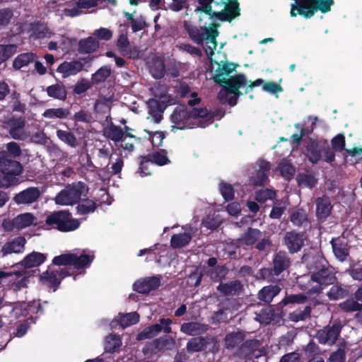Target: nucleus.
Instances as JSON below:
<instances>
[{
  "mask_svg": "<svg viewBox=\"0 0 362 362\" xmlns=\"http://www.w3.org/2000/svg\"><path fill=\"white\" fill-rule=\"evenodd\" d=\"M160 284L159 276H151L136 281L133 286L134 289L141 293H146L157 288Z\"/></svg>",
  "mask_w": 362,
  "mask_h": 362,
  "instance_id": "dca6fc26",
  "label": "nucleus"
},
{
  "mask_svg": "<svg viewBox=\"0 0 362 362\" xmlns=\"http://www.w3.org/2000/svg\"><path fill=\"white\" fill-rule=\"evenodd\" d=\"M36 59V56L32 52L23 53L18 55L13 62V67L15 69H21L28 66L30 63L33 62Z\"/></svg>",
  "mask_w": 362,
  "mask_h": 362,
  "instance_id": "473e14b6",
  "label": "nucleus"
},
{
  "mask_svg": "<svg viewBox=\"0 0 362 362\" xmlns=\"http://www.w3.org/2000/svg\"><path fill=\"white\" fill-rule=\"evenodd\" d=\"M208 326L206 325L196 322L183 323L180 327L182 332L190 336L202 334L206 332Z\"/></svg>",
  "mask_w": 362,
  "mask_h": 362,
  "instance_id": "4be33fe9",
  "label": "nucleus"
},
{
  "mask_svg": "<svg viewBox=\"0 0 362 362\" xmlns=\"http://www.w3.org/2000/svg\"><path fill=\"white\" fill-rule=\"evenodd\" d=\"M281 288L278 286H264L259 291L258 298L260 300L270 303L273 298L279 294Z\"/></svg>",
  "mask_w": 362,
  "mask_h": 362,
  "instance_id": "7c9ffc66",
  "label": "nucleus"
},
{
  "mask_svg": "<svg viewBox=\"0 0 362 362\" xmlns=\"http://www.w3.org/2000/svg\"><path fill=\"white\" fill-rule=\"evenodd\" d=\"M150 72L155 78H160L165 74L163 59L161 57L153 56L148 62Z\"/></svg>",
  "mask_w": 362,
  "mask_h": 362,
  "instance_id": "b1692460",
  "label": "nucleus"
},
{
  "mask_svg": "<svg viewBox=\"0 0 362 362\" xmlns=\"http://www.w3.org/2000/svg\"><path fill=\"white\" fill-rule=\"evenodd\" d=\"M8 276H15L13 286L16 290H18L21 289V288L25 287L28 281V279L25 272L11 273L0 272V279Z\"/></svg>",
  "mask_w": 362,
  "mask_h": 362,
  "instance_id": "c85d7f7f",
  "label": "nucleus"
},
{
  "mask_svg": "<svg viewBox=\"0 0 362 362\" xmlns=\"http://www.w3.org/2000/svg\"><path fill=\"white\" fill-rule=\"evenodd\" d=\"M30 36L34 37L35 38H44V37H50L51 32L49 29L43 25L41 24H32L30 25Z\"/></svg>",
  "mask_w": 362,
  "mask_h": 362,
  "instance_id": "4c0bfd02",
  "label": "nucleus"
},
{
  "mask_svg": "<svg viewBox=\"0 0 362 362\" xmlns=\"http://www.w3.org/2000/svg\"><path fill=\"white\" fill-rule=\"evenodd\" d=\"M290 264V261L285 252H279L274 259V272L276 275L280 274L286 269Z\"/></svg>",
  "mask_w": 362,
  "mask_h": 362,
  "instance_id": "c756f323",
  "label": "nucleus"
},
{
  "mask_svg": "<svg viewBox=\"0 0 362 362\" xmlns=\"http://www.w3.org/2000/svg\"><path fill=\"white\" fill-rule=\"evenodd\" d=\"M336 281L333 272L329 269H322L311 276H300L298 283L299 286L310 294L317 293L323 289V286L332 284Z\"/></svg>",
  "mask_w": 362,
  "mask_h": 362,
  "instance_id": "7ed1b4c3",
  "label": "nucleus"
},
{
  "mask_svg": "<svg viewBox=\"0 0 362 362\" xmlns=\"http://www.w3.org/2000/svg\"><path fill=\"white\" fill-rule=\"evenodd\" d=\"M93 35L100 40H109L112 36V32L107 28H100L95 30Z\"/></svg>",
  "mask_w": 362,
  "mask_h": 362,
  "instance_id": "774afa93",
  "label": "nucleus"
},
{
  "mask_svg": "<svg viewBox=\"0 0 362 362\" xmlns=\"http://www.w3.org/2000/svg\"><path fill=\"white\" fill-rule=\"evenodd\" d=\"M291 4V16L294 17L298 14L305 18L312 17L316 11L327 13L334 4L333 0H294Z\"/></svg>",
  "mask_w": 362,
  "mask_h": 362,
  "instance_id": "20e7f679",
  "label": "nucleus"
},
{
  "mask_svg": "<svg viewBox=\"0 0 362 362\" xmlns=\"http://www.w3.org/2000/svg\"><path fill=\"white\" fill-rule=\"evenodd\" d=\"M17 52L16 45H0V65Z\"/></svg>",
  "mask_w": 362,
  "mask_h": 362,
  "instance_id": "c03bdc74",
  "label": "nucleus"
},
{
  "mask_svg": "<svg viewBox=\"0 0 362 362\" xmlns=\"http://www.w3.org/2000/svg\"><path fill=\"white\" fill-rule=\"evenodd\" d=\"M83 64L78 60L64 62L57 67V71L61 74L62 76L65 78L76 75L83 69Z\"/></svg>",
  "mask_w": 362,
  "mask_h": 362,
  "instance_id": "f3484780",
  "label": "nucleus"
},
{
  "mask_svg": "<svg viewBox=\"0 0 362 362\" xmlns=\"http://www.w3.org/2000/svg\"><path fill=\"white\" fill-rule=\"evenodd\" d=\"M331 244L335 257L341 262L344 261L349 255L348 245L344 238H334Z\"/></svg>",
  "mask_w": 362,
  "mask_h": 362,
  "instance_id": "a211bd4d",
  "label": "nucleus"
},
{
  "mask_svg": "<svg viewBox=\"0 0 362 362\" xmlns=\"http://www.w3.org/2000/svg\"><path fill=\"white\" fill-rule=\"evenodd\" d=\"M221 223V219L218 217L207 216L202 221L204 226L209 229H215Z\"/></svg>",
  "mask_w": 362,
  "mask_h": 362,
  "instance_id": "338daca9",
  "label": "nucleus"
},
{
  "mask_svg": "<svg viewBox=\"0 0 362 362\" xmlns=\"http://www.w3.org/2000/svg\"><path fill=\"white\" fill-rule=\"evenodd\" d=\"M121 345L119 337L115 334H110L106 337L105 349L109 352L114 351Z\"/></svg>",
  "mask_w": 362,
  "mask_h": 362,
  "instance_id": "864d4df0",
  "label": "nucleus"
},
{
  "mask_svg": "<svg viewBox=\"0 0 362 362\" xmlns=\"http://www.w3.org/2000/svg\"><path fill=\"white\" fill-rule=\"evenodd\" d=\"M291 222L296 225L300 226L303 225L305 222L307 221L306 214L303 210H297L294 211L291 216Z\"/></svg>",
  "mask_w": 362,
  "mask_h": 362,
  "instance_id": "0e129e2a",
  "label": "nucleus"
},
{
  "mask_svg": "<svg viewBox=\"0 0 362 362\" xmlns=\"http://www.w3.org/2000/svg\"><path fill=\"white\" fill-rule=\"evenodd\" d=\"M26 240L23 237H17L11 241L7 242L1 249L3 256L11 253H20L24 250Z\"/></svg>",
  "mask_w": 362,
  "mask_h": 362,
  "instance_id": "6ab92c4d",
  "label": "nucleus"
},
{
  "mask_svg": "<svg viewBox=\"0 0 362 362\" xmlns=\"http://www.w3.org/2000/svg\"><path fill=\"white\" fill-rule=\"evenodd\" d=\"M175 103V99L168 93H165L158 95L155 93V97L149 99L147 102V119L156 124L160 123L163 119V114L165 108Z\"/></svg>",
  "mask_w": 362,
  "mask_h": 362,
  "instance_id": "0eeeda50",
  "label": "nucleus"
},
{
  "mask_svg": "<svg viewBox=\"0 0 362 362\" xmlns=\"http://www.w3.org/2000/svg\"><path fill=\"white\" fill-rule=\"evenodd\" d=\"M99 46L98 42L93 37H88L79 42L78 50L81 53L88 54L94 52Z\"/></svg>",
  "mask_w": 362,
  "mask_h": 362,
  "instance_id": "f704fd0d",
  "label": "nucleus"
},
{
  "mask_svg": "<svg viewBox=\"0 0 362 362\" xmlns=\"http://www.w3.org/2000/svg\"><path fill=\"white\" fill-rule=\"evenodd\" d=\"M339 307L344 312H355L362 309V304L353 299H349L341 303Z\"/></svg>",
  "mask_w": 362,
  "mask_h": 362,
  "instance_id": "603ef678",
  "label": "nucleus"
},
{
  "mask_svg": "<svg viewBox=\"0 0 362 362\" xmlns=\"http://www.w3.org/2000/svg\"><path fill=\"white\" fill-rule=\"evenodd\" d=\"M200 6H198L195 12L199 13V21H202L204 18H208L211 20L215 13H212L211 4L213 0H198Z\"/></svg>",
  "mask_w": 362,
  "mask_h": 362,
  "instance_id": "2f4dec72",
  "label": "nucleus"
},
{
  "mask_svg": "<svg viewBox=\"0 0 362 362\" xmlns=\"http://www.w3.org/2000/svg\"><path fill=\"white\" fill-rule=\"evenodd\" d=\"M221 195L226 201L231 200L234 197V191L231 185L221 182L219 186Z\"/></svg>",
  "mask_w": 362,
  "mask_h": 362,
  "instance_id": "e2e57ef3",
  "label": "nucleus"
},
{
  "mask_svg": "<svg viewBox=\"0 0 362 362\" xmlns=\"http://www.w3.org/2000/svg\"><path fill=\"white\" fill-rule=\"evenodd\" d=\"M258 170L255 177L251 178V181L255 185H262L267 180V172L270 169L269 163L265 160H259L257 163Z\"/></svg>",
  "mask_w": 362,
  "mask_h": 362,
  "instance_id": "5701e85b",
  "label": "nucleus"
},
{
  "mask_svg": "<svg viewBox=\"0 0 362 362\" xmlns=\"http://www.w3.org/2000/svg\"><path fill=\"white\" fill-rule=\"evenodd\" d=\"M341 328L340 323H335L332 327H326L319 330L317 337L321 344H333L340 333Z\"/></svg>",
  "mask_w": 362,
  "mask_h": 362,
  "instance_id": "4468645a",
  "label": "nucleus"
},
{
  "mask_svg": "<svg viewBox=\"0 0 362 362\" xmlns=\"http://www.w3.org/2000/svg\"><path fill=\"white\" fill-rule=\"evenodd\" d=\"M204 344L205 341L203 338H192L188 341L187 344V349L189 352L199 351L203 349Z\"/></svg>",
  "mask_w": 362,
  "mask_h": 362,
  "instance_id": "6e6d98bb",
  "label": "nucleus"
},
{
  "mask_svg": "<svg viewBox=\"0 0 362 362\" xmlns=\"http://www.w3.org/2000/svg\"><path fill=\"white\" fill-rule=\"evenodd\" d=\"M279 168L281 172V175L286 180H291L295 173L294 168L287 163L286 161H282L279 165Z\"/></svg>",
  "mask_w": 362,
  "mask_h": 362,
  "instance_id": "13d9d810",
  "label": "nucleus"
},
{
  "mask_svg": "<svg viewBox=\"0 0 362 362\" xmlns=\"http://www.w3.org/2000/svg\"><path fill=\"white\" fill-rule=\"evenodd\" d=\"M96 209V204L91 199L82 200L77 206V212L79 215H85L93 213Z\"/></svg>",
  "mask_w": 362,
  "mask_h": 362,
  "instance_id": "a18cd8bd",
  "label": "nucleus"
},
{
  "mask_svg": "<svg viewBox=\"0 0 362 362\" xmlns=\"http://www.w3.org/2000/svg\"><path fill=\"white\" fill-rule=\"evenodd\" d=\"M170 119L173 128L177 129L205 128L213 122V115L206 108L187 109L180 105L175 107Z\"/></svg>",
  "mask_w": 362,
  "mask_h": 362,
  "instance_id": "f03ea898",
  "label": "nucleus"
},
{
  "mask_svg": "<svg viewBox=\"0 0 362 362\" xmlns=\"http://www.w3.org/2000/svg\"><path fill=\"white\" fill-rule=\"evenodd\" d=\"M47 95L53 98L64 100L66 98V90L62 83H57L48 86L46 89Z\"/></svg>",
  "mask_w": 362,
  "mask_h": 362,
  "instance_id": "72a5a7b5",
  "label": "nucleus"
},
{
  "mask_svg": "<svg viewBox=\"0 0 362 362\" xmlns=\"http://www.w3.org/2000/svg\"><path fill=\"white\" fill-rule=\"evenodd\" d=\"M40 196L38 188L29 187L16 194L13 200L17 204H30L36 202Z\"/></svg>",
  "mask_w": 362,
  "mask_h": 362,
  "instance_id": "2eb2a0df",
  "label": "nucleus"
},
{
  "mask_svg": "<svg viewBox=\"0 0 362 362\" xmlns=\"http://www.w3.org/2000/svg\"><path fill=\"white\" fill-rule=\"evenodd\" d=\"M25 119L19 117L10 119L6 124V128L11 136L16 140L25 141L30 137V132L25 128Z\"/></svg>",
  "mask_w": 362,
  "mask_h": 362,
  "instance_id": "f8f14e48",
  "label": "nucleus"
},
{
  "mask_svg": "<svg viewBox=\"0 0 362 362\" xmlns=\"http://www.w3.org/2000/svg\"><path fill=\"white\" fill-rule=\"evenodd\" d=\"M4 151L0 152V171L4 174L0 179V187H8L18 183L17 175L23 172V167L16 160L8 159Z\"/></svg>",
  "mask_w": 362,
  "mask_h": 362,
  "instance_id": "423d86ee",
  "label": "nucleus"
},
{
  "mask_svg": "<svg viewBox=\"0 0 362 362\" xmlns=\"http://www.w3.org/2000/svg\"><path fill=\"white\" fill-rule=\"evenodd\" d=\"M88 188L83 182H78L66 186L55 197L57 204L62 206L74 205L83 197H86Z\"/></svg>",
  "mask_w": 362,
  "mask_h": 362,
  "instance_id": "6e6552de",
  "label": "nucleus"
},
{
  "mask_svg": "<svg viewBox=\"0 0 362 362\" xmlns=\"http://www.w3.org/2000/svg\"><path fill=\"white\" fill-rule=\"evenodd\" d=\"M274 312L271 307L268 306L261 310V312L256 315L255 319L260 324L267 325L273 319Z\"/></svg>",
  "mask_w": 362,
  "mask_h": 362,
  "instance_id": "09e8293b",
  "label": "nucleus"
},
{
  "mask_svg": "<svg viewBox=\"0 0 362 362\" xmlns=\"http://www.w3.org/2000/svg\"><path fill=\"white\" fill-rule=\"evenodd\" d=\"M57 136L62 141L71 147H76L78 145L76 136L70 132L58 129L57 131Z\"/></svg>",
  "mask_w": 362,
  "mask_h": 362,
  "instance_id": "49530a36",
  "label": "nucleus"
},
{
  "mask_svg": "<svg viewBox=\"0 0 362 362\" xmlns=\"http://www.w3.org/2000/svg\"><path fill=\"white\" fill-rule=\"evenodd\" d=\"M184 27L189 37L198 45L205 42L204 50L211 61V77L216 83L223 84V88L218 94V98L223 104L234 106L237 99L240 95L239 89L247 85L246 76L244 74H238L229 77L230 74L235 70L236 65L228 62L221 61L220 63L214 62L212 56L216 49V37L218 32L214 25L209 27L201 26L199 29L193 26L190 22L185 21Z\"/></svg>",
  "mask_w": 362,
  "mask_h": 362,
  "instance_id": "f257e3e1",
  "label": "nucleus"
},
{
  "mask_svg": "<svg viewBox=\"0 0 362 362\" xmlns=\"http://www.w3.org/2000/svg\"><path fill=\"white\" fill-rule=\"evenodd\" d=\"M307 157L313 163H316L321 160L332 163L335 160V153L329 147L327 141L320 142L312 141L307 146Z\"/></svg>",
  "mask_w": 362,
  "mask_h": 362,
  "instance_id": "9d476101",
  "label": "nucleus"
},
{
  "mask_svg": "<svg viewBox=\"0 0 362 362\" xmlns=\"http://www.w3.org/2000/svg\"><path fill=\"white\" fill-rule=\"evenodd\" d=\"M68 275L65 269H49L42 275L40 281L47 286L52 288L54 291L59 285L61 280Z\"/></svg>",
  "mask_w": 362,
  "mask_h": 362,
  "instance_id": "ddd939ff",
  "label": "nucleus"
},
{
  "mask_svg": "<svg viewBox=\"0 0 362 362\" xmlns=\"http://www.w3.org/2000/svg\"><path fill=\"white\" fill-rule=\"evenodd\" d=\"M332 207L329 198H318L316 200V213L317 217L320 219L327 218L331 212Z\"/></svg>",
  "mask_w": 362,
  "mask_h": 362,
  "instance_id": "bb28decb",
  "label": "nucleus"
},
{
  "mask_svg": "<svg viewBox=\"0 0 362 362\" xmlns=\"http://www.w3.org/2000/svg\"><path fill=\"white\" fill-rule=\"evenodd\" d=\"M139 316L135 312L121 315L119 317V324L122 328L135 325L139 322Z\"/></svg>",
  "mask_w": 362,
  "mask_h": 362,
  "instance_id": "de8ad7c7",
  "label": "nucleus"
},
{
  "mask_svg": "<svg viewBox=\"0 0 362 362\" xmlns=\"http://www.w3.org/2000/svg\"><path fill=\"white\" fill-rule=\"evenodd\" d=\"M346 295V290L338 286H332L327 293L329 300H338L345 297Z\"/></svg>",
  "mask_w": 362,
  "mask_h": 362,
  "instance_id": "bf43d9fd",
  "label": "nucleus"
},
{
  "mask_svg": "<svg viewBox=\"0 0 362 362\" xmlns=\"http://www.w3.org/2000/svg\"><path fill=\"white\" fill-rule=\"evenodd\" d=\"M26 303L22 302V303H18L15 304V306L11 310V315L12 316H14L15 317L18 318L21 316H24L28 315V310L25 308Z\"/></svg>",
  "mask_w": 362,
  "mask_h": 362,
  "instance_id": "69168bd1",
  "label": "nucleus"
},
{
  "mask_svg": "<svg viewBox=\"0 0 362 362\" xmlns=\"http://www.w3.org/2000/svg\"><path fill=\"white\" fill-rule=\"evenodd\" d=\"M332 149L334 152L341 151L345 147V137L343 134H339L331 141Z\"/></svg>",
  "mask_w": 362,
  "mask_h": 362,
  "instance_id": "052dcab7",
  "label": "nucleus"
},
{
  "mask_svg": "<svg viewBox=\"0 0 362 362\" xmlns=\"http://www.w3.org/2000/svg\"><path fill=\"white\" fill-rule=\"evenodd\" d=\"M35 221V218L30 213H25L17 216L13 219V226L16 229L21 230L33 225Z\"/></svg>",
  "mask_w": 362,
  "mask_h": 362,
  "instance_id": "cd10ccee",
  "label": "nucleus"
},
{
  "mask_svg": "<svg viewBox=\"0 0 362 362\" xmlns=\"http://www.w3.org/2000/svg\"><path fill=\"white\" fill-rule=\"evenodd\" d=\"M275 192L271 189H265L259 190L256 193L255 199L258 202L264 203L268 199H272L275 197Z\"/></svg>",
  "mask_w": 362,
  "mask_h": 362,
  "instance_id": "680f3d73",
  "label": "nucleus"
},
{
  "mask_svg": "<svg viewBox=\"0 0 362 362\" xmlns=\"http://www.w3.org/2000/svg\"><path fill=\"white\" fill-rule=\"evenodd\" d=\"M105 134L107 138L113 141L116 144L123 141L124 133L119 127L112 125L105 130Z\"/></svg>",
  "mask_w": 362,
  "mask_h": 362,
  "instance_id": "c9c22d12",
  "label": "nucleus"
},
{
  "mask_svg": "<svg viewBox=\"0 0 362 362\" xmlns=\"http://www.w3.org/2000/svg\"><path fill=\"white\" fill-rule=\"evenodd\" d=\"M241 287V284L239 282L231 281L230 283L220 284L218 289L224 296H230L239 293Z\"/></svg>",
  "mask_w": 362,
  "mask_h": 362,
  "instance_id": "e433bc0d",
  "label": "nucleus"
},
{
  "mask_svg": "<svg viewBox=\"0 0 362 362\" xmlns=\"http://www.w3.org/2000/svg\"><path fill=\"white\" fill-rule=\"evenodd\" d=\"M310 308L309 306H306L303 310H296L290 313L289 319L293 322L303 320L310 316Z\"/></svg>",
  "mask_w": 362,
  "mask_h": 362,
  "instance_id": "4d7b16f0",
  "label": "nucleus"
},
{
  "mask_svg": "<svg viewBox=\"0 0 362 362\" xmlns=\"http://www.w3.org/2000/svg\"><path fill=\"white\" fill-rule=\"evenodd\" d=\"M288 204L287 199H283L281 201L276 202L272 208L269 216L272 218H279L284 212Z\"/></svg>",
  "mask_w": 362,
  "mask_h": 362,
  "instance_id": "8fccbe9b",
  "label": "nucleus"
},
{
  "mask_svg": "<svg viewBox=\"0 0 362 362\" xmlns=\"http://www.w3.org/2000/svg\"><path fill=\"white\" fill-rule=\"evenodd\" d=\"M304 240L303 234L294 232L287 233L285 236V243L291 253L298 252L302 247Z\"/></svg>",
  "mask_w": 362,
  "mask_h": 362,
  "instance_id": "aec40b11",
  "label": "nucleus"
},
{
  "mask_svg": "<svg viewBox=\"0 0 362 362\" xmlns=\"http://www.w3.org/2000/svg\"><path fill=\"white\" fill-rule=\"evenodd\" d=\"M297 182L300 186L313 188L317 183V180L312 175L300 174L297 177Z\"/></svg>",
  "mask_w": 362,
  "mask_h": 362,
  "instance_id": "3c124183",
  "label": "nucleus"
},
{
  "mask_svg": "<svg viewBox=\"0 0 362 362\" xmlns=\"http://www.w3.org/2000/svg\"><path fill=\"white\" fill-rule=\"evenodd\" d=\"M46 259L45 254L33 252L28 255L21 262V264L26 268L38 267L42 264Z\"/></svg>",
  "mask_w": 362,
  "mask_h": 362,
  "instance_id": "a878e982",
  "label": "nucleus"
},
{
  "mask_svg": "<svg viewBox=\"0 0 362 362\" xmlns=\"http://www.w3.org/2000/svg\"><path fill=\"white\" fill-rule=\"evenodd\" d=\"M175 341L170 337H160L153 342V345L158 350L171 349L175 346Z\"/></svg>",
  "mask_w": 362,
  "mask_h": 362,
  "instance_id": "37998d69",
  "label": "nucleus"
},
{
  "mask_svg": "<svg viewBox=\"0 0 362 362\" xmlns=\"http://www.w3.org/2000/svg\"><path fill=\"white\" fill-rule=\"evenodd\" d=\"M69 114L68 110L58 107L47 109L42 114V116L47 119H64Z\"/></svg>",
  "mask_w": 362,
  "mask_h": 362,
  "instance_id": "ea45409f",
  "label": "nucleus"
},
{
  "mask_svg": "<svg viewBox=\"0 0 362 362\" xmlns=\"http://www.w3.org/2000/svg\"><path fill=\"white\" fill-rule=\"evenodd\" d=\"M111 69L108 66H103L99 69L93 74L92 80L94 83H99L103 82L110 75Z\"/></svg>",
  "mask_w": 362,
  "mask_h": 362,
  "instance_id": "5fc2aeb1",
  "label": "nucleus"
},
{
  "mask_svg": "<svg viewBox=\"0 0 362 362\" xmlns=\"http://www.w3.org/2000/svg\"><path fill=\"white\" fill-rule=\"evenodd\" d=\"M160 325L155 324L144 329L137 334L136 339L141 341L147 339H151L158 335L162 329H163V332L166 334L171 332V320L168 318H162L160 320Z\"/></svg>",
  "mask_w": 362,
  "mask_h": 362,
  "instance_id": "9b49d317",
  "label": "nucleus"
},
{
  "mask_svg": "<svg viewBox=\"0 0 362 362\" xmlns=\"http://www.w3.org/2000/svg\"><path fill=\"white\" fill-rule=\"evenodd\" d=\"M221 7V11H225L229 17H235L238 15V0H223Z\"/></svg>",
  "mask_w": 362,
  "mask_h": 362,
  "instance_id": "58836bf2",
  "label": "nucleus"
},
{
  "mask_svg": "<svg viewBox=\"0 0 362 362\" xmlns=\"http://www.w3.org/2000/svg\"><path fill=\"white\" fill-rule=\"evenodd\" d=\"M146 158L152 165L155 163L158 165H163L170 163L167 152L164 150L149 154Z\"/></svg>",
  "mask_w": 362,
  "mask_h": 362,
  "instance_id": "79ce46f5",
  "label": "nucleus"
},
{
  "mask_svg": "<svg viewBox=\"0 0 362 362\" xmlns=\"http://www.w3.org/2000/svg\"><path fill=\"white\" fill-rule=\"evenodd\" d=\"M192 228H189L184 233L173 235L170 240L171 246L173 248H180L187 245L192 239Z\"/></svg>",
  "mask_w": 362,
  "mask_h": 362,
  "instance_id": "393cba45",
  "label": "nucleus"
},
{
  "mask_svg": "<svg viewBox=\"0 0 362 362\" xmlns=\"http://www.w3.org/2000/svg\"><path fill=\"white\" fill-rule=\"evenodd\" d=\"M94 259L93 252L86 250L81 253H66L55 257L52 262L55 265H72L76 269L89 267Z\"/></svg>",
  "mask_w": 362,
  "mask_h": 362,
  "instance_id": "1a4fd4ad",
  "label": "nucleus"
},
{
  "mask_svg": "<svg viewBox=\"0 0 362 362\" xmlns=\"http://www.w3.org/2000/svg\"><path fill=\"white\" fill-rule=\"evenodd\" d=\"M80 224V221L72 218L69 213L60 211L48 215L43 227L47 230L57 229L61 232H70L78 228Z\"/></svg>",
  "mask_w": 362,
  "mask_h": 362,
  "instance_id": "39448f33",
  "label": "nucleus"
},
{
  "mask_svg": "<svg viewBox=\"0 0 362 362\" xmlns=\"http://www.w3.org/2000/svg\"><path fill=\"white\" fill-rule=\"evenodd\" d=\"M259 230L250 228L247 231L238 239L239 247L252 246L261 237Z\"/></svg>",
  "mask_w": 362,
  "mask_h": 362,
  "instance_id": "412c9836",
  "label": "nucleus"
},
{
  "mask_svg": "<svg viewBox=\"0 0 362 362\" xmlns=\"http://www.w3.org/2000/svg\"><path fill=\"white\" fill-rule=\"evenodd\" d=\"M244 339L245 334L242 332L230 333L227 334L225 338L226 346L228 349L234 348L235 346L243 342Z\"/></svg>",
  "mask_w": 362,
  "mask_h": 362,
  "instance_id": "a19ab883",
  "label": "nucleus"
}]
</instances>
